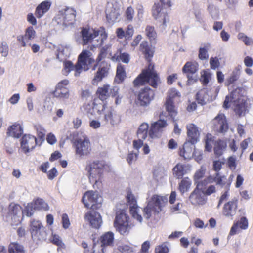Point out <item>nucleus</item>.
Segmentation results:
<instances>
[{
  "label": "nucleus",
  "instance_id": "1",
  "mask_svg": "<svg viewBox=\"0 0 253 253\" xmlns=\"http://www.w3.org/2000/svg\"><path fill=\"white\" fill-rule=\"evenodd\" d=\"M82 111L89 118L99 115L102 125H110L114 126L120 121V117L116 112L111 108H107L104 103L97 104L93 102L85 103L82 107Z\"/></svg>",
  "mask_w": 253,
  "mask_h": 253
},
{
  "label": "nucleus",
  "instance_id": "2",
  "mask_svg": "<svg viewBox=\"0 0 253 253\" xmlns=\"http://www.w3.org/2000/svg\"><path fill=\"white\" fill-rule=\"evenodd\" d=\"M92 56V54L90 51L83 50L79 55L78 62L75 65L70 61L64 62L63 74L67 75L71 71L74 70L75 76H79L83 70L87 71L90 68L91 65L94 62V59Z\"/></svg>",
  "mask_w": 253,
  "mask_h": 253
},
{
  "label": "nucleus",
  "instance_id": "3",
  "mask_svg": "<svg viewBox=\"0 0 253 253\" xmlns=\"http://www.w3.org/2000/svg\"><path fill=\"white\" fill-rule=\"evenodd\" d=\"M81 33L82 39L80 43L83 45L90 43L94 47L102 45L107 37L103 28L98 30L83 28Z\"/></svg>",
  "mask_w": 253,
  "mask_h": 253
},
{
  "label": "nucleus",
  "instance_id": "4",
  "mask_svg": "<svg viewBox=\"0 0 253 253\" xmlns=\"http://www.w3.org/2000/svg\"><path fill=\"white\" fill-rule=\"evenodd\" d=\"M145 83H148L154 88H156L160 83V79L154 70V66L151 63H149L148 68L144 70L133 81L135 86L143 85Z\"/></svg>",
  "mask_w": 253,
  "mask_h": 253
},
{
  "label": "nucleus",
  "instance_id": "5",
  "mask_svg": "<svg viewBox=\"0 0 253 253\" xmlns=\"http://www.w3.org/2000/svg\"><path fill=\"white\" fill-rule=\"evenodd\" d=\"M170 6L171 2L169 0H160L153 7L152 15L155 19L162 23L163 29L165 28L166 23L169 21L166 9Z\"/></svg>",
  "mask_w": 253,
  "mask_h": 253
},
{
  "label": "nucleus",
  "instance_id": "6",
  "mask_svg": "<svg viewBox=\"0 0 253 253\" xmlns=\"http://www.w3.org/2000/svg\"><path fill=\"white\" fill-rule=\"evenodd\" d=\"M167 199L164 197L157 195H153L148 201L147 206L144 209V216L149 219L152 213L158 214L162 211V208L165 206Z\"/></svg>",
  "mask_w": 253,
  "mask_h": 253
},
{
  "label": "nucleus",
  "instance_id": "7",
  "mask_svg": "<svg viewBox=\"0 0 253 253\" xmlns=\"http://www.w3.org/2000/svg\"><path fill=\"white\" fill-rule=\"evenodd\" d=\"M74 146L75 148L76 155L80 158H83L90 154L91 151L90 143L88 138L81 133L75 139Z\"/></svg>",
  "mask_w": 253,
  "mask_h": 253
},
{
  "label": "nucleus",
  "instance_id": "8",
  "mask_svg": "<svg viewBox=\"0 0 253 253\" xmlns=\"http://www.w3.org/2000/svg\"><path fill=\"white\" fill-rule=\"evenodd\" d=\"M103 164L99 161H94L86 167V170L89 174V181L94 184V187L99 182L103 171Z\"/></svg>",
  "mask_w": 253,
  "mask_h": 253
},
{
  "label": "nucleus",
  "instance_id": "9",
  "mask_svg": "<svg viewBox=\"0 0 253 253\" xmlns=\"http://www.w3.org/2000/svg\"><path fill=\"white\" fill-rule=\"evenodd\" d=\"M82 201L86 207L96 210L101 207L103 198L98 192L88 191L84 194Z\"/></svg>",
  "mask_w": 253,
  "mask_h": 253
},
{
  "label": "nucleus",
  "instance_id": "10",
  "mask_svg": "<svg viewBox=\"0 0 253 253\" xmlns=\"http://www.w3.org/2000/svg\"><path fill=\"white\" fill-rule=\"evenodd\" d=\"M180 97V93L175 88H171L169 90L168 95L165 103L166 109L171 119L175 122L177 116V111L173 102L176 99H179Z\"/></svg>",
  "mask_w": 253,
  "mask_h": 253
},
{
  "label": "nucleus",
  "instance_id": "11",
  "mask_svg": "<svg viewBox=\"0 0 253 253\" xmlns=\"http://www.w3.org/2000/svg\"><path fill=\"white\" fill-rule=\"evenodd\" d=\"M30 230L32 238L36 243L46 240L47 233L45 228L39 221L36 220L31 221Z\"/></svg>",
  "mask_w": 253,
  "mask_h": 253
},
{
  "label": "nucleus",
  "instance_id": "12",
  "mask_svg": "<svg viewBox=\"0 0 253 253\" xmlns=\"http://www.w3.org/2000/svg\"><path fill=\"white\" fill-rule=\"evenodd\" d=\"M128 216L126 214L124 210H120L116 212L114 226L122 235L126 234L129 230L130 227L128 223Z\"/></svg>",
  "mask_w": 253,
  "mask_h": 253
},
{
  "label": "nucleus",
  "instance_id": "13",
  "mask_svg": "<svg viewBox=\"0 0 253 253\" xmlns=\"http://www.w3.org/2000/svg\"><path fill=\"white\" fill-rule=\"evenodd\" d=\"M75 16V11L72 8L66 7L59 11L56 16V21L59 24L68 26L73 24Z\"/></svg>",
  "mask_w": 253,
  "mask_h": 253
},
{
  "label": "nucleus",
  "instance_id": "14",
  "mask_svg": "<svg viewBox=\"0 0 253 253\" xmlns=\"http://www.w3.org/2000/svg\"><path fill=\"white\" fill-rule=\"evenodd\" d=\"M167 125V121L161 119L152 123L149 130V137L151 139L159 138Z\"/></svg>",
  "mask_w": 253,
  "mask_h": 253
},
{
  "label": "nucleus",
  "instance_id": "15",
  "mask_svg": "<svg viewBox=\"0 0 253 253\" xmlns=\"http://www.w3.org/2000/svg\"><path fill=\"white\" fill-rule=\"evenodd\" d=\"M37 144V138L31 134L24 135L20 140L21 148L26 154L33 150Z\"/></svg>",
  "mask_w": 253,
  "mask_h": 253
},
{
  "label": "nucleus",
  "instance_id": "16",
  "mask_svg": "<svg viewBox=\"0 0 253 253\" xmlns=\"http://www.w3.org/2000/svg\"><path fill=\"white\" fill-rule=\"evenodd\" d=\"M196 187L191 193V197L194 198L196 200V203L198 204H202L204 201L203 194L206 189L208 182L207 180L204 179L201 181H196Z\"/></svg>",
  "mask_w": 253,
  "mask_h": 253
},
{
  "label": "nucleus",
  "instance_id": "17",
  "mask_svg": "<svg viewBox=\"0 0 253 253\" xmlns=\"http://www.w3.org/2000/svg\"><path fill=\"white\" fill-rule=\"evenodd\" d=\"M213 128L217 132L224 133L229 129L226 117L223 114H219L213 120Z\"/></svg>",
  "mask_w": 253,
  "mask_h": 253
},
{
  "label": "nucleus",
  "instance_id": "18",
  "mask_svg": "<svg viewBox=\"0 0 253 253\" xmlns=\"http://www.w3.org/2000/svg\"><path fill=\"white\" fill-rule=\"evenodd\" d=\"M154 90L149 87L142 89L138 95V103L142 106L148 105L154 99Z\"/></svg>",
  "mask_w": 253,
  "mask_h": 253
},
{
  "label": "nucleus",
  "instance_id": "19",
  "mask_svg": "<svg viewBox=\"0 0 253 253\" xmlns=\"http://www.w3.org/2000/svg\"><path fill=\"white\" fill-rule=\"evenodd\" d=\"M98 66V70L92 81L93 85H97L103 78L107 77L110 69V65L104 61L100 62Z\"/></svg>",
  "mask_w": 253,
  "mask_h": 253
},
{
  "label": "nucleus",
  "instance_id": "20",
  "mask_svg": "<svg viewBox=\"0 0 253 253\" xmlns=\"http://www.w3.org/2000/svg\"><path fill=\"white\" fill-rule=\"evenodd\" d=\"M26 208L27 211V215L31 216L33 215L35 210H43L46 211L48 209V206L42 199L38 198L34 202L28 204Z\"/></svg>",
  "mask_w": 253,
  "mask_h": 253
},
{
  "label": "nucleus",
  "instance_id": "21",
  "mask_svg": "<svg viewBox=\"0 0 253 253\" xmlns=\"http://www.w3.org/2000/svg\"><path fill=\"white\" fill-rule=\"evenodd\" d=\"M237 208L238 200L233 199L224 205L222 213L226 217L232 218L236 214Z\"/></svg>",
  "mask_w": 253,
  "mask_h": 253
},
{
  "label": "nucleus",
  "instance_id": "22",
  "mask_svg": "<svg viewBox=\"0 0 253 253\" xmlns=\"http://www.w3.org/2000/svg\"><path fill=\"white\" fill-rule=\"evenodd\" d=\"M126 200L129 205L130 213L134 218L141 222L142 220V217L138 213L139 208L137 205L136 200L134 196L131 192L128 193Z\"/></svg>",
  "mask_w": 253,
  "mask_h": 253
},
{
  "label": "nucleus",
  "instance_id": "23",
  "mask_svg": "<svg viewBox=\"0 0 253 253\" xmlns=\"http://www.w3.org/2000/svg\"><path fill=\"white\" fill-rule=\"evenodd\" d=\"M85 219L89 222L92 227L98 229L102 223V218L100 214L94 211H91L85 214Z\"/></svg>",
  "mask_w": 253,
  "mask_h": 253
},
{
  "label": "nucleus",
  "instance_id": "24",
  "mask_svg": "<svg viewBox=\"0 0 253 253\" xmlns=\"http://www.w3.org/2000/svg\"><path fill=\"white\" fill-rule=\"evenodd\" d=\"M101 252L104 253V250L107 247H112L114 244V236L112 232H107L103 234L99 239Z\"/></svg>",
  "mask_w": 253,
  "mask_h": 253
},
{
  "label": "nucleus",
  "instance_id": "25",
  "mask_svg": "<svg viewBox=\"0 0 253 253\" xmlns=\"http://www.w3.org/2000/svg\"><path fill=\"white\" fill-rule=\"evenodd\" d=\"M23 132V127L22 126L18 123H15L8 127L6 134L8 136L12 137L13 138H18Z\"/></svg>",
  "mask_w": 253,
  "mask_h": 253
},
{
  "label": "nucleus",
  "instance_id": "26",
  "mask_svg": "<svg viewBox=\"0 0 253 253\" xmlns=\"http://www.w3.org/2000/svg\"><path fill=\"white\" fill-rule=\"evenodd\" d=\"M232 179L233 175H231L228 180L225 181L224 180L226 179L225 176H220L219 172H216L214 179L211 180L210 182L213 183V182H215L216 185H219L222 187H224L225 189L229 190Z\"/></svg>",
  "mask_w": 253,
  "mask_h": 253
},
{
  "label": "nucleus",
  "instance_id": "27",
  "mask_svg": "<svg viewBox=\"0 0 253 253\" xmlns=\"http://www.w3.org/2000/svg\"><path fill=\"white\" fill-rule=\"evenodd\" d=\"M51 3L49 0H45L40 3L36 8L35 16L38 18L42 17L50 9Z\"/></svg>",
  "mask_w": 253,
  "mask_h": 253
},
{
  "label": "nucleus",
  "instance_id": "28",
  "mask_svg": "<svg viewBox=\"0 0 253 253\" xmlns=\"http://www.w3.org/2000/svg\"><path fill=\"white\" fill-rule=\"evenodd\" d=\"M239 227L243 230L248 228V221L245 217H241L238 222L234 223L230 229L229 235L232 236L236 234Z\"/></svg>",
  "mask_w": 253,
  "mask_h": 253
},
{
  "label": "nucleus",
  "instance_id": "29",
  "mask_svg": "<svg viewBox=\"0 0 253 253\" xmlns=\"http://www.w3.org/2000/svg\"><path fill=\"white\" fill-rule=\"evenodd\" d=\"M36 32L33 27H29L26 31V33L23 36L18 37V40L21 42L22 46L24 47L28 42L27 40H31L35 37Z\"/></svg>",
  "mask_w": 253,
  "mask_h": 253
},
{
  "label": "nucleus",
  "instance_id": "30",
  "mask_svg": "<svg viewBox=\"0 0 253 253\" xmlns=\"http://www.w3.org/2000/svg\"><path fill=\"white\" fill-rule=\"evenodd\" d=\"M71 47L69 45H59L57 47V58L60 61L70 55Z\"/></svg>",
  "mask_w": 253,
  "mask_h": 253
},
{
  "label": "nucleus",
  "instance_id": "31",
  "mask_svg": "<svg viewBox=\"0 0 253 253\" xmlns=\"http://www.w3.org/2000/svg\"><path fill=\"white\" fill-rule=\"evenodd\" d=\"M247 107V103L246 100L244 99L239 100L235 103L234 110L239 117H241L245 115Z\"/></svg>",
  "mask_w": 253,
  "mask_h": 253
},
{
  "label": "nucleus",
  "instance_id": "32",
  "mask_svg": "<svg viewBox=\"0 0 253 253\" xmlns=\"http://www.w3.org/2000/svg\"><path fill=\"white\" fill-rule=\"evenodd\" d=\"M190 171L188 166H184L179 164L176 165L173 169V175L177 178H180L188 173Z\"/></svg>",
  "mask_w": 253,
  "mask_h": 253
},
{
  "label": "nucleus",
  "instance_id": "33",
  "mask_svg": "<svg viewBox=\"0 0 253 253\" xmlns=\"http://www.w3.org/2000/svg\"><path fill=\"white\" fill-rule=\"evenodd\" d=\"M214 154L219 157L223 154V151L227 147L226 142L223 140L218 139L214 143Z\"/></svg>",
  "mask_w": 253,
  "mask_h": 253
},
{
  "label": "nucleus",
  "instance_id": "34",
  "mask_svg": "<svg viewBox=\"0 0 253 253\" xmlns=\"http://www.w3.org/2000/svg\"><path fill=\"white\" fill-rule=\"evenodd\" d=\"M140 50L145 54V58L149 61L153 56V50L149 46L148 43L143 41L140 45Z\"/></svg>",
  "mask_w": 253,
  "mask_h": 253
},
{
  "label": "nucleus",
  "instance_id": "35",
  "mask_svg": "<svg viewBox=\"0 0 253 253\" xmlns=\"http://www.w3.org/2000/svg\"><path fill=\"white\" fill-rule=\"evenodd\" d=\"M53 94L54 97L62 99H67L69 97V90L67 88H62L56 86Z\"/></svg>",
  "mask_w": 253,
  "mask_h": 253
},
{
  "label": "nucleus",
  "instance_id": "36",
  "mask_svg": "<svg viewBox=\"0 0 253 253\" xmlns=\"http://www.w3.org/2000/svg\"><path fill=\"white\" fill-rule=\"evenodd\" d=\"M16 141L14 138L7 137L4 144L6 152L10 154L13 153L16 150Z\"/></svg>",
  "mask_w": 253,
  "mask_h": 253
},
{
  "label": "nucleus",
  "instance_id": "37",
  "mask_svg": "<svg viewBox=\"0 0 253 253\" xmlns=\"http://www.w3.org/2000/svg\"><path fill=\"white\" fill-rule=\"evenodd\" d=\"M126 76V74L124 66L121 64L118 65L117 67V72L115 78V81L118 83H121L125 79Z\"/></svg>",
  "mask_w": 253,
  "mask_h": 253
},
{
  "label": "nucleus",
  "instance_id": "38",
  "mask_svg": "<svg viewBox=\"0 0 253 253\" xmlns=\"http://www.w3.org/2000/svg\"><path fill=\"white\" fill-rule=\"evenodd\" d=\"M149 128V125L146 123H142L139 127L137 130V136L139 138L145 139L147 136Z\"/></svg>",
  "mask_w": 253,
  "mask_h": 253
},
{
  "label": "nucleus",
  "instance_id": "39",
  "mask_svg": "<svg viewBox=\"0 0 253 253\" xmlns=\"http://www.w3.org/2000/svg\"><path fill=\"white\" fill-rule=\"evenodd\" d=\"M179 155L185 160L190 159V141L187 140L182 146V148L179 149Z\"/></svg>",
  "mask_w": 253,
  "mask_h": 253
},
{
  "label": "nucleus",
  "instance_id": "40",
  "mask_svg": "<svg viewBox=\"0 0 253 253\" xmlns=\"http://www.w3.org/2000/svg\"><path fill=\"white\" fill-rule=\"evenodd\" d=\"M109 85H104L102 87H99L96 93L99 98L102 101L106 100L109 96Z\"/></svg>",
  "mask_w": 253,
  "mask_h": 253
},
{
  "label": "nucleus",
  "instance_id": "41",
  "mask_svg": "<svg viewBox=\"0 0 253 253\" xmlns=\"http://www.w3.org/2000/svg\"><path fill=\"white\" fill-rule=\"evenodd\" d=\"M211 73L208 70H203L201 72L200 81L203 86H207L211 78Z\"/></svg>",
  "mask_w": 253,
  "mask_h": 253
},
{
  "label": "nucleus",
  "instance_id": "42",
  "mask_svg": "<svg viewBox=\"0 0 253 253\" xmlns=\"http://www.w3.org/2000/svg\"><path fill=\"white\" fill-rule=\"evenodd\" d=\"M111 59L113 61H122L123 63L127 64L130 60L129 55L126 53H119L115 54L112 57Z\"/></svg>",
  "mask_w": 253,
  "mask_h": 253
},
{
  "label": "nucleus",
  "instance_id": "43",
  "mask_svg": "<svg viewBox=\"0 0 253 253\" xmlns=\"http://www.w3.org/2000/svg\"><path fill=\"white\" fill-rule=\"evenodd\" d=\"M191 144L196 143L199 140L200 132L198 127L193 124H191Z\"/></svg>",
  "mask_w": 253,
  "mask_h": 253
},
{
  "label": "nucleus",
  "instance_id": "44",
  "mask_svg": "<svg viewBox=\"0 0 253 253\" xmlns=\"http://www.w3.org/2000/svg\"><path fill=\"white\" fill-rule=\"evenodd\" d=\"M9 253H24L23 247L19 244L14 242L9 246Z\"/></svg>",
  "mask_w": 253,
  "mask_h": 253
},
{
  "label": "nucleus",
  "instance_id": "45",
  "mask_svg": "<svg viewBox=\"0 0 253 253\" xmlns=\"http://www.w3.org/2000/svg\"><path fill=\"white\" fill-rule=\"evenodd\" d=\"M21 208L17 204H11L8 207L9 215L17 216L21 212Z\"/></svg>",
  "mask_w": 253,
  "mask_h": 253
},
{
  "label": "nucleus",
  "instance_id": "46",
  "mask_svg": "<svg viewBox=\"0 0 253 253\" xmlns=\"http://www.w3.org/2000/svg\"><path fill=\"white\" fill-rule=\"evenodd\" d=\"M189 187L190 181L189 178L185 177L179 184V190L182 194H183L185 192L187 191Z\"/></svg>",
  "mask_w": 253,
  "mask_h": 253
},
{
  "label": "nucleus",
  "instance_id": "47",
  "mask_svg": "<svg viewBox=\"0 0 253 253\" xmlns=\"http://www.w3.org/2000/svg\"><path fill=\"white\" fill-rule=\"evenodd\" d=\"M35 129L37 131V135L39 139L43 141L45 138V133L46 132L44 127L40 124H37L34 126Z\"/></svg>",
  "mask_w": 253,
  "mask_h": 253
},
{
  "label": "nucleus",
  "instance_id": "48",
  "mask_svg": "<svg viewBox=\"0 0 253 253\" xmlns=\"http://www.w3.org/2000/svg\"><path fill=\"white\" fill-rule=\"evenodd\" d=\"M205 142L206 150L209 152L211 151L212 148V144L214 142V139L211 134L208 133L206 135Z\"/></svg>",
  "mask_w": 253,
  "mask_h": 253
},
{
  "label": "nucleus",
  "instance_id": "49",
  "mask_svg": "<svg viewBox=\"0 0 253 253\" xmlns=\"http://www.w3.org/2000/svg\"><path fill=\"white\" fill-rule=\"evenodd\" d=\"M237 37L239 40L242 41L247 46L251 45L253 42V41L243 33H239Z\"/></svg>",
  "mask_w": 253,
  "mask_h": 253
},
{
  "label": "nucleus",
  "instance_id": "50",
  "mask_svg": "<svg viewBox=\"0 0 253 253\" xmlns=\"http://www.w3.org/2000/svg\"><path fill=\"white\" fill-rule=\"evenodd\" d=\"M239 79V76L237 73L233 72L231 75L226 79L225 85L229 86L230 84L234 83Z\"/></svg>",
  "mask_w": 253,
  "mask_h": 253
},
{
  "label": "nucleus",
  "instance_id": "51",
  "mask_svg": "<svg viewBox=\"0 0 253 253\" xmlns=\"http://www.w3.org/2000/svg\"><path fill=\"white\" fill-rule=\"evenodd\" d=\"M208 48L207 47L200 48L198 57L200 60H204L208 59L209 55L208 53Z\"/></svg>",
  "mask_w": 253,
  "mask_h": 253
},
{
  "label": "nucleus",
  "instance_id": "52",
  "mask_svg": "<svg viewBox=\"0 0 253 253\" xmlns=\"http://www.w3.org/2000/svg\"><path fill=\"white\" fill-rule=\"evenodd\" d=\"M240 92L241 89L239 88H237L232 90L228 96H230L231 100L236 102V101H238V100H240L239 98L240 96Z\"/></svg>",
  "mask_w": 253,
  "mask_h": 253
},
{
  "label": "nucleus",
  "instance_id": "53",
  "mask_svg": "<svg viewBox=\"0 0 253 253\" xmlns=\"http://www.w3.org/2000/svg\"><path fill=\"white\" fill-rule=\"evenodd\" d=\"M82 247L84 249V253H95L97 245L94 244L92 248L90 250L88 246V244L84 241L82 242Z\"/></svg>",
  "mask_w": 253,
  "mask_h": 253
},
{
  "label": "nucleus",
  "instance_id": "54",
  "mask_svg": "<svg viewBox=\"0 0 253 253\" xmlns=\"http://www.w3.org/2000/svg\"><path fill=\"white\" fill-rule=\"evenodd\" d=\"M146 34L150 40L154 39L156 36V33L154 30V28L152 26H147L146 30Z\"/></svg>",
  "mask_w": 253,
  "mask_h": 253
},
{
  "label": "nucleus",
  "instance_id": "55",
  "mask_svg": "<svg viewBox=\"0 0 253 253\" xmlns=\"http://www.w3.org/2000/svg\"><path fill=\"white\" fill-rule=\"evenodd\" d=\"M9 48L6 42L3 41L1 42L0 46V53L3 57H6L8 54Z\"/></svg>",
  "mask_w": 253,
  "mask_h": 253
},
{
  "label": "nucleus",
  "instance_id": "56",
  "mask_svg": "<svg viewBox=\"0 0 253 253\" xmlns=\"http://www.w3.org/2000/svg\"><path fill=\"white\" fill-rule=\"evenodd\" d=\"M118 250L121 253H133L132 247L127 245H121L118 247Z\"/></svg>",
  "mask_w": 253,
  "mask_h": 253
},
{
  "label": "nucleus",
  "instance_id": "57",
  "mask_svg": "<svg viewBox=\"0 0 253 253\" xmlns=\"http://www.w3.org/2000/svg\"><path fill=\"white\" fill-rule=\"evenodd\" d=\"M182 73L187 78V84L190 81V62H187L182 68Z\"/></svg>",
  "mask_w": 253,
  "mask_h": 253
},
{
  "label": "nucleus",
  "instance_id": "58",
  "mask_svg": "<svg viewBox=\"0 0 253 253\" xmlns=\"http://www.w3.org/2000/svg\"><path fill=\"white\" fill-rule=\"evenodd\" d=\"M210 64L211 68L212 69L215 70L218 68L220 66V62L218 58L217 57H211L210 59Z\"/></svg>",
  "mask_w": 253,
  "mask_h": 253
},
{
  "label": "nucleus",
  "instance_id": "59",
  "mask_svg": "<svg viewBox=\"0 0 253 253\" xmlns=\"http://www.w3.org/2000/svg\"><path fill=\"white\" fill-rule=\"evenodd\" d=\"M52 241L53 244L58 246V250H59V248H65V245L59 236L56 235H53Z\"/></svg>",
  "mask_w": 253,
  "mask_h": 253
},
{
  "label": "nucleus",
  "instance_id": "60",
  "mask_svg": "<svg viewBox=\"0 0 253 253\" xmlns=\"http://www.w3.org/2000/svg\"><path fill=\"white\" fill-rule=\"evenodd\" d=\"M134 31L133 27L131 25H128L125 31L126 39L129 40L133 36Z\"/></svg>",
  "mask_w": 253,
  "mask_h": 253
},
{
  "label": "nucleus",
  "instance_id": "61",
  "mask_svg": "<svg viewBox=\"0 0 253 253\" xmlns=\"http://www.w3.org/2000/svg\"><path fill=\"white\" fill-rule=\"evenodd\" d=\"M134 14V10L131 6L128 7L126 11V18L129 21H132Z\"/></svg>",
  "mask_w": 253,
  "mask_h": 253
},
{
  "label": "nucleus",
  "instance_id": "62",
  "mask_svg": "<svg viewBox=\"0 0 253 253\" xmlns=\"http://www.w3.org/2000/svg\"><path fill=\"white\" fill-rule=\"evenodd\" d=\"M226 190V191L223 193L222 194L220 198H219V201H218V205L217 206V208H219L220 207V205H221V204L222 203V202L224 201V200H226L228 196H229V190H227V189H225Z\"/></svg>",
  "mask_w": 253,
  "mask_h": 253
},
{
  "label": "nucleus",
  "instance_id": "63",
  "mask_svg": "<svg viewBox=\"0 0 253 253\" xmlns=\"http://www.w3.org/2000/svg\"><path fill=\"white\" fill-rule=\"evenodd\" d=\"M155 251V253H168L169 252V249L166 245L162 244L156 248Z\"/></svg>",
  "mask_w": 253,
  "mask_h": 253
},
{
  "label": "nucleus",
  "instance_id": "64",
  "mask_svg": "<svg viewBox=\"0 0 253 253\" xmlns=\"http://www.w3.org/2000/svg\"><path fill=\"white\" fill-rule=\"evenodd\" d=\"M118 16H119V14L115 11L106 14L107 19L111 21V22H114L118 18Z\"/></svg>",
  "mask_w": 253,
  "mask_h": 253
}]
</instances>
